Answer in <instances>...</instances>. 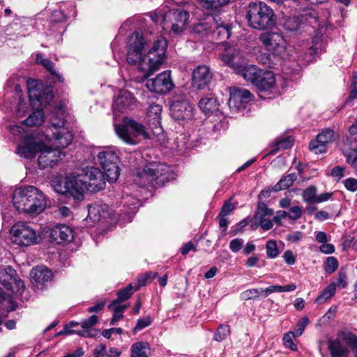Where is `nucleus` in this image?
<instances>
[{"mask_svg": "<svg viewBox=\"0 0 357 357\" xmlns=\"http://www.w3.org/2000/svg\"><path fill=\"white\" fill-rule=\"evenodd\" d=\"M273 215V210L269 208L266 204L259 202L257 208L254 216L255 228L258 226L261 227L264 230H269L273 226V221L270 218Z\"/></svg>", "mask_w": 357, "mask_h": 357, "instance_id": "19", "label": "nucleus"}, {"mask_svg": "<svg viewBox=\"0 0 357 357\" xmlns=\"http://www.w3.org/2000/svg\"><path fill=\"white\" fill-rule=\"evenodd\" d=\"M114 130L117 136L128 144H136L137 137L144 134V126L129 118H124L121 123L115 124Z\"/></svg>", "mask_w": 357, "mask_h": 357, "instance_id": "12", "label": "nucleus"}, {"mask_svg": "<svg viewBox=\"0 0 357 357\" xmlns=\"http://www.w3.org/2000/svg\"><path fill=\"white\" fill-rule=\"evenodd\" d=\"M199 107L204 114L208 115L218 110V104L216 98L210 96L202 98L199 102Z\"/></svg>", "mask_w": 357, "mask_h": 357, "instance_id": "34", "label": "nucleus"}, {"mask_svg": "<svg viewBox=\"0 0 357 357\" xmlns=\"http://www.w3.org/2000/svg\"><path fill=\"white\" fill-rule=\"evenodd\" d=\"M48 137L38 132L25 135L17 145L16 153L24 158L31 159L37 153L38 166L44 169L57 165L66 155V153L54 149L47 141Z\"/></svg>", "mask_w": 357, "mask_h": 357, "instance_id": "3", "label": "nucleus"}, {"mask_svg": "<svg viewBox=\"0 0 357 357\" xmlns=\"http://www.w3.org/2000/svg\"><path fill=\"white\" fill-rule=\"evenodd\" d=\"M189 13L181 8L171 9L163 15L164 28L172 33L181 34L188 24Z\"/></svg>", "mask_w": 357, "mask_h": 357, "instance_id": "13", "label": "nucleus"}, {"mask_svg": "<svg viewBox=\"0 0 357 357\" xmlns=\"http://www.w3.org/2000/svg\"><path fill=\"white\" fill-rule=\"evenodd\" d=\"M259 40L275 57L281 60L297 61L300 65H304L312 61L318 54L321 37L316 36L310 42L302 40L294 45H288L282 33L266 31L259 35Z\"/></svg>", "mask_w": 357, "mask_h": 357, "instance_id": "1", "label": "nucleus"}, {"mask_svg": "<svg viewBox=\"0 0 357 357\" xmlns=\"http://www.w3.org/2000/svg\"><path fill=\"white\" fill-rule=\"evenodd\" d=\"M150 347L149 343L137 342L130 347V357H149Z\"/></svg>", "mask_w": 357, "mask_h": 357, "instance_id": "35", "label": "nucleus"}, {"mask_svg": "<svg viewBox=\"0 0 357 357\" xmlns=\"http://www.w3.org/2000/svg\"><path fill=\"white\" fill-rule=\"evenodd\" d=\"M42 66H43L49 72H50L51 74L54 76V77L56 79L58 82H63V78L62 75L56 73V71L54 69V63L52 61L47 59Z\"/></svg>", "mask_w": 357, "mask_h": 357, "instance_id": "52", "label": "nucleus"}, {"mask_svg": "<svg viewBox=\"0 0 357 357\" xmlns=\"http://www.w3.org/2000/svg\"><path fill=\"white\" fill-rule=\"evenodd\" d=\"M336 287H339L340 289H344L347 287V275L345 273L340 271L338 273V277L337 279Z\"/></svg>", "mask_w": 357, "mask_h": 357, "instance_id": "61", "label": "nucleus"}, {"mask_svg": "<svg viewBox=\"0 0 357 357\" xmlns=\"http://www.w3.org/2000/svg\"><path fill=\"white\" fill-rule=\"evenodd\" d=\"M301 26V20L298 17H289L284 24L285 29L291 32L298 31Z\"/></svg>", "mask_w": 357, "mask_h": 357, "instance_id": "47", "label": "nucleus"}, {"mask_svg": "<svg viewBox=\"0 0 357 357\" xmlns=\"http://www.w3.org/2000/svg\"><path fill=\"white\" fill-rule=\"evenodd\" d=\"M199 4L208 10H218L226 6L229 0H198Z\"/></svg>", "mask_w": 357, "mask_h": 357, "instance_id": "40", "label": "nucleus"}, {"mask_svg": "<svg viewBox=\"0 0 357 357\" xmlns=\"http://www.w3.org/2000/svg\"><path fill=\"white\" fill-rule=\"evenodd\" d=\"M152 323V319L149 316H146L144 318L139 319L137 321L136 326L133 328V333H137L142 329L150 326Z\"/></svg>", "mask_w": 357, "mask_h": 357, "instance_id": "53", "label": "nucleus"}, {"mask_svg": "<svg viewBox=\"0 0 357 357\" xmlns=\"http://www.w3.org/2000/svg\"><path fill=\"white\" fill-rule=\"evenodd\" d=\"M52 187L55 192L59 194H66L73 197L76 201H82L81 193L77 188L75 173L67 176L63 183L54 180L52 181Z\"/></svg>", "mask_w": 357, "mask_h": 357, "instance_id": "16", "label": "nucleus"}, {"mask_svg": "<svg viewBox=\"0 0 357 357\" xmlns=\"http://www.w3.org/2000/svg\"><path fill=\"white\" fill-rule=\"evenodd\" d=\"M296 178L297 176L294 173L282 176L273 187V190L278 192L289 188L293 185Z\"/></svg>", "mask_w": 357, "mask_h": 357, "instance_id": "37", "label": "nucleus"}, {"mask_svg": "<svg viewBox=\"0 0 357 357\" xmlns=\"http://www.w3.org/2000/svg\"><path fill=\"white\" fill-rule=\"evenodd\" d=\"M343 153L347 158V162L354 170L355 174L357 176V147L351 150H343Z\"/></svg>", "mask_w": 357, "mask_h": 357, "instance_id": "43", "label": "nucleus"}, {"mask_svg": "<svg viewBox=\"0 0 357 357\" xmlns=\"http://www.w3.org/2000/svg\"><path fill=\"white\" fill-rule=\"evenodd\" d=\"M11 239L14 244L28 247L38 243V232L26 222H18L10 229Z\"/></svg>", "mask_w": 357, "mask_h": 357, "instance_id": "11", "label": "nucleus"}, {"mask_svg": "<svg viewBox=\"0 0 357 357\" xmlns=\"http://www.w3.org/2000/svg\"><path fill=\"white\" fill-rule=\"evenodd\" d=\"M293 145V141L290 138H284L280 141L277 142L272 150L269 151L267 155H273L280 149H287Z\"/></svg>", "mask_w": 357, "mask_h": 357, "instance_id": "46", "label": "nucleus"}, {"mask_svg": "<svg viewBox=\"0 0 357 357\" xmlns=\"http://www.w3.org/2000/svg\"><path fill=\"white\" fill-rule=\"evenodd\" d=\"M295 336L296 335L292 331H289L284 335L282 340L285 347L289 348L293 351L297 349V346L293 341V337Z\"/></svg>", "mask_w": 357, "mask_h": 357, "instance_id": "51", "label": "nucleus"}, {"mask_svg": "<svg viewBox=\"0 0 357 357\" xmlns=\"http://www.w3.org/2000/svg\"><path fill=\"white\" fill-rule=\"evenodd\" d=\"M230 334V328L227 325H220L214 335V340L222 341Z\"/></svg>", "mask_w": 357, "mask_h": 357, "instance_id": "49", "label": "nucleus"}, {"mask_svg": "<svg viewBox=\"0 0 357 357\" xmlns=\"http://www.w3.org/2000/svg\"><path fill=\"white\" fill-rule=\"evenodd\" d=\"M52 277L51 271L43 266H36L32 268L30 272L31 279L37 283H43L50 280Z\"/></svg>", "mask_w": 357, "mask_h": 357, "instance_id": "33", "label": "nucleus"}, {"mask_svg": "<svg viewBox=\"0 0 357 357\" xmlns=\"http://www.w3.org/2000/svg\"><path fill=\"white\" fill-rule=\"evenodd\" d=\"M149 40L139 31L132 33L127 40V61L130 64L138 63L139 70L143 73L144 79L148 78L158 70L165 61L167 47L166 39L162 37L155 40L148 54L142 56V50Z\"/></svg>", "mask_w": 357, "mask_h": 357, "instance_id": "2", "label": "nucleus"}, {"mask_svg": "<svg viewBox=\"0 0 357 357\" xmlns=\"http://www.w3.org/2000/svg\"><path fill=\"white\" fill-rule=\"evenodd\" d=\"M248 25L257 30H265L275 24V15L273 10L263 1L252 2L246 11Z\"/></svg>", "mask_w": 357, "mask_h": 357, "instance_id": "7", "label": "nucleus"}, {"mask_svg": "<svg viewBox=\"0 0 357 357\" xmlns=\"http://www.w3.org/2000/svg\"><path fill=\"white\" fill-rule=\"evenodd\" d=\"M308 323H309V319L307 317H303L301 319V321L297 324V325L295 328V331H294L296 336H301L303 334V333L305 330V328L308 324Z\"/></svg>", "mask_w": 357, "mask_h": 357, "instance_id": "54", "label": "nucleus"}, {"mask_svg": "<svg viewBox=\"0 0 357 357\" xmlns=\"http://www.w3.org/2000/svg\"><path fill=\"white\" fill-rule=\"evenodd\" d=\"M230 25L221 21L218 16L215 17V22L213 23V29L211 33L214 38L220 40H226L230 36Z\"/></svg>", "mask_w": 357, "mask_h": 357, "instance_id": "28", "label": "nucleus"}, {"mask_svg": "<svg viewBox=\"0 0 357 357\" xmlns=\"http://www.w3.org/2000/svg\"><path fill=\"white\" fill-rule=\"evenodd\" d=\"M254 85L257 88L259 96L262 99H271L280 95L275 76L270 70H262Z\"/></svg>", "mask_w": 357, "mask_h": 357, "instance_id": "14", "label": "nucleus"}, {"mask_svg": "<svg viewBox=\"0 0 357 357\" xmlns=\"http://www.w3.org/2000/svg\"><path fill=\"white\" fill-rule=\"evenodd\" d=\"M137 100L132 93L127 90H120L114 98L112 108L114 112H126L137 106Z\"/></svg>", "mask_w": 357, "mask_h": 357, "instance_id": "18", "label": "nucleus"}, {"mask_svg": "<svg viewBox=\"0 0 357 357\" xmlns=\"http://www.w3.org/2000/svg\"><path fill=\"white\" fill-rule=\"evenodd\" d=\"M27 87L30 104L36 110L30 114L22 123L30 127L40 126L45 119L43 107H45L52 101L53 94L49 89L43 90V86L34 79L28 80Z\"/></svg>", "mask_w": 357, "mask_h": 357, "instance_id": "5", "label": "nucleus"}, {"mask_svg": "<svg viewBox=\"0 0 357 357\" xmlns=\"http://www.w3.org/2000/svg\"><path fill=\"white\" fill-rule=\"evenodd\" d=\"M345 188L351 192H356L357 190V180L354 178H347L344 181Z\"/></svg>", "mask_w": 357, "mask_h": 357, "instance_id": "63", "label": "nucleus"}, {"mask_svg": "<svg viewBox=\"0 0 357 357\" xmlns=\"http://www.w3.org/2000/svg\"><path fill=\"white\" fill-rule=\"evenodd\" d=\"M97 157L107 180L110 183L116 181L120 175V169L118 166L119 156L115 148L105 147L98 152Z\"/></svg>", "mask_w": 357, "mask_h": 357, "instance_id": "9", "label": "nucleus"}, {"mask_svg": "<svg viewBox=\"0 0 357 357\" xmlns=\"http://www.w3.org/2000/svg\"><path fill=\"white\" fill-rule=\"evenodd\" d=\"M77 322L72 321L68 324L66 325L63 329L56 334V336L62 335H71L77 333V330H73L72 328L78 326Z\"/></svg>", "mask_w": 357, "mask_h": 357, "instance_id": "55", "label": "nucleus"}, {"mask_svg": "<svg viewBox=\"0 0 357 357\" xmlns=\"http://www.w3.org/2000/svg\"><path fill=\"white\" fill-rule=\"evenodd\" d=\"M215 16L207 15L204 19L193 24L192 32L199 38H203L211 33Z\"/></svg>", "mask_w": 357, "mask_h": 357, "instance_id": "27", "label": "nucleus"}, {"mask_svg": "<svg viewBox=\"0 0 357 357\" xmlns=\"http://www.w3.org/2000/svg\"><path fill=\"white\" fill-rule=\"evenodd\" d=\"M296 289V286L294 284H290L285 286L272 285L264 289V296H268L269 294L274 292L292 291Z\"/></svg>", "mask_w": 357, "mask_h": 357, "instance_id": "44", "label": "nucleus"}, {"mask_svg": "<svg viewBox=\"0 0 357 357\" xmlns=\"http://www.w3.org/2000/svg\"><path fill=\"white\" fill-rule=\"evenodd\" d=\"M234 70L237 74L241 75L244 79L252 82L253 84H255L262 71L261 69L258 68L256 66H244L243 63L240 64Z\"/></svg>", "mask_w": 357, "mask_h": 357, "instance_id": "29", "label": "nucleus"}, {"mask_svg": "<svg viewBox=\"0 0 357 357\" xmlns=\"http://www.w3.org/2000/svg\"><path fill=\"white\" fill-rule=\"evenodd\" d=\"M244 241L242 238H234L229 243V248L233 252H238L243 245Z\"/></svg>", "mask_w": 357, "mask_h": 357, "instance_id": "58", "label": "nucleus"}, {"mask_svg": "<svg viewBox=\"0 0 357 357\" xmlns=\"http://www.w3.org/2000/svg\"><path fill=\"white\" fill-rule=\"evenodd\" d=\"M170 112L176 120H188L192 117L193 107L186 101H175L170 106Z\"/></svg>", "mask_w": 357, "mask_h": 357, "instance_id": "24", "label": "nucleus"}, {"mask_svg": "<svg viewBox=\"0 0 357 357\" xmlns=\"http://www.w3.org/2000/svg\"><path fill=\"white\" fill-rule=\"evenodd\" d=\"M282 257L288 265H294L296 262V257L291 250H286L284 252Z\"/></svg>", "mask_w": 357, "mask_h": 357, "instance_id": "60", "label": "nucleus"}, {"mask_svg": "<svg viewBox=\"0 0 357 357\" xmlns=\"http://www.w3.org/2000/svg\"><path fill=\"white\" fill-rule=\"evenodd\" d=\"M146 86L150 91L156 93H168L174 87L171 77V71L165 70L158 74L154 79H148Z\"/></svg>", "mask_w": 357, "mask_h": 357, "instance_id": "15", "label": "nucleus"}, {"mask_svg": "<svg viewBox=\"0 0 357 357\" xmlns=\"http://www.w3.org/2000/svg\"><path fill=\"white\" fill-rule=\"evenodd\" d=\"M66 16L61 10H56L53 12L51 16L52 23L63 22L66 20Z\"/></svg>", "mask_w": 357, "mask_h": 357, "instance_id": "56", "label": "nucleus"}, {"mask_svg": "<svg viewBox=\"0 0 357 357\" xmlns=\"http://www.w3.org/2000/svg\"><path fill=\"white\" fill-rule=\"evenodd\" d=\"M335 282H331L324 289L322 293L317 298L316 303H317L318 304H321L327 301L328 299H330L335 295Z\"/></svg>", "mask_w": 357, "mask_h": 357, "instance_id": "39", "label": "nucleus"}, {"mask_svg": "<svg viewBox=\"0 0 357 357\" xmlns=\"http://www.w3.org/2000/svg\"><path fill=\"white\" fill-rule=\"evenodd\" d=\"M328 348L331 357H347L350 354L349 347L344 346L337 337L328 341Z\"/></svg>", "mask_w": 357, "mask_h": 357, "instance_id": "31", "label": "nucleus"}, {"mask_svg": "<svg viewBox=\"0 0 357 357\" xmlns=\"http://www.w3.org/2000/svg\"><path fill=\"white\" fill-rule=\"evenodd\" d=\"M335 132L331 129H325L319 133L317 138L309 144L311 151L315 154L325 153L327 150V144L334 140Z\"/></svg>", "mask_w": 357, "mask_h": 357, "instance_id": "20", "label": "nucleus"}, {"mask_svg": "<svg viewBox=\"0 0 357 357\" xmlns=\"http://www.w3.org/2000/svg\"><path fill=\"white\" fill-rule=\"evenodd\" d=\"M50 238L56 243H69L74 239V231L66 225H56L50 229Z\"/></svg>", "mask_w": 357, "mask_h": 357, "instance_id": "22", "label": "nucleus"}, {"mask_svg": "<svg viewBox=\"0 0 357 357\" xmlns=\"http://www.w3.org/2000/svg\"><path fill=\"white\" fill-rule=\"evenodd\" d=\"M337 338L342 339L352 350L357 348V337L350 331H342Z\"/></svg>", "mask_w": 357, "mask_h": 357, "instance_id": "41", "label": "nucleus"}, {"mask_svg": "<svg viewBox=\"0 0 357 357\" xmlns=\"http://www.w3.org/2000/svg\"><path fill=\"white\" fill-rule=\"evenodd\" d=\"M143 171L145 175L153 179H158L160 177L165 176L168 172V167L164 164L152 162L145 166Z\"/></svg>", "mask_w": 357, "mask_h": 357, "instance_id": "32", "label": "nucleus"}, {"mask_svg": "<svg viewBox=\"0 0 357 357\" xmlns=\"http://www.w3.org/2000/svg\"><path fill=\"white\" fill-rule=\"evenodd\" d=\"M135 290L133 289V287L131 284L127 286L126 288L121 289L119 291L117 294V298L116 300L113 301L109 305L108 308H112L114 305L119 304L127 299H128L131 295L134 293Z\"/></svg>", "mask_w": 357, "mask_h": 357, "instance_id": "38", "label": "nucleus"}, {"mask_svg": "<svg viewBox=\"0 0 357 357\" xmlns=\"http://www.w3.org/2000/svg\"><path fill=\"white\" fill-rule=\"evenodd\" d=\"M252 94L249 90L233 86L229 89V99L228 105L233 112H237L244 107V105L252 99Z\"/></svg>", "mask_w": 357, "mask_h": 357, "instance_id": "17", "label": "nucleus"}, {"mask_svg": "<svg viewBox=\"0 0 357 357\" xmlns=\"http://www.w3.org/2000/svg\"><path fill=\"white\" fill-rule=\"evenodd\" d=\"M301 208L300 206H295L290 208L289 212L287 213V216L291 220H296L301 218Z\"/></svg>", "mask_w": 357, "mask_h": 357, "instance_id": "57", "label": "nucleus"}, {"mask_svg": "<svg viewBox=\"0 0 357 357\" xmlns=\"http://www.w3.org/2000/svg\"><path fill=\"white\" fill-rule=\"evenodd\" d=\"M304 202L310 204H316L317 201V188L314 185H311L303 190L302 193Z\"/></svg>", "mask_w": 357, "mask_h": 357, "instance_id": "45", "label": "nucleus"}, {"mask_svg": "<svg viewBox=\"0 0 357 357\" xmlns=\"http://www.w3.org/2000/svg\"><path fill=\"white\" fill-rule=\"evenodd\" d=\"M161 112L162 107L159 104L151 105L147 111L149 123L152 126L153 133L156 135H159L162 131L160 122Z\"/></svg>", "mask_w": 357, "mask_h": 357, "instance_id": "26", "label": "nucleus"}, {"mask_svg": "<svg viewBox=\"0 0 357 357\" xmlns=\"http://www.w3.org/2000/svg\"><path fill=\"white\" fill-rule=\"evenodd\" d=\"M346 168L342 166H336L331 170V176L337 181H340L344 176Z\"/></svg>", "mask_w": 357, "mask_h": 357, "instance_id": "59", "label": "nucleus"}, {"mask_svg": "<svg viewBox=\"0 0 357 357\" xmlns=\"http://www.w3.org/2000/svg\"><path fill=\"white\" fill-rule=\"evenodd\" d=\"M105 177V172L94 167H87L82 170V173L75 174L77 188L80 191L82 199H84L85 191L96 192L103 190Z\"/></svg>", "mask_w": 357, "mask_h": 357, "instance_id": "8", "label": "nucleus"}, {"mask_svg": "<svg viewBox=\"0 0 357 357\" xmlns=\"http://www.w3.org/2000/svg\"><path fill=\"white\" fill-rule=\"evenodd\" d=\"M110 215L108 205L101 202H96L89 206L88 216L86 220L96 224L109 218Z\"/></svg>", "mask_w": 357, "mask_h": 357, "instance_id": "21", "label": "nucleus"}, {"mask_svg": "<svg viewBox=\"0 0 357 357\" xmlns=\"http://www.w3.org/2000/svg\"><path fill=\"white\" fill-rule=\"evenodd\" d=\"M123 206H126L128 208L126 209L125 212L128 214V218H126L128 221H131L133 217V215L135 213L137 208L140 205V201L133 197L126 196L123 198Z\"/></svg>", "mask_w": 357, "mask_h": 357, "instance_id": "36", "label": "nucleus"}, {"mask_svg": "<svg viewBox=\"0 0 357 357\" xmlns=\"http://www.w3.org/2000/svg\"><path fill=\"white\" fill-rule=\"evenodd\" d=\"M266 255L268 258L274 259L279 255L278 245L275 241L269 240L266 244Z\"/></svg>", "mask_w": 357, "mask_h": 357, "instance_id": "48", "label": "nucleus"}, {"mask_svg": "<svg viewBox=\"0 0 357 357\" xmlns=\"http://www.w3.org/2000/svg\"><path fill=\"white\" fill-rule=\"evenodd\" d=\"M338 267V261L334 257H328L325 263V271L328 273H334Z\"/></svg>", "mask_w": 357, "mask_h": 357, "instance_id": "50", "label": "nucleus"}, {"mask_svg": "<svg viewBox=\"0 0 357 357\" xmlns=\"http://www.w3.org/2000/svg\"><path fill=\"white\" fill-rule=\"evenodd\" d=\"M12 203L20 213L29 215L41 213L47 206L45 194L33 185L16 188L12 195Z\"/></svg>", "mask_w": 357, "mask_h": 357, "instance_id": "4", "label": "nucleus"}, {"mask_svg": "<svg viewBox=\"0 0 357 357\" xmlns=\"http://www.w3.org/2000/svg\"><path fill=\"white\" fill-rule=\"evenodd\" d=\"M0 284L8 291L4 293L0 288V303L6 299V296H10L14 294L20 295L24 289V282L10 266L0 268Z\"/></svg>", "mask_w": 357, "mask_h": 357, "instance_id": "10", "label": "nucleus"}, {"mask_svg": "<svg viewBox=\"0 0 357 357\" xmlns=\"http://www.w3.org/2000/svg\"><path fill=\"white\" fill-rule=\"evenodd\" d=\"M221 59L235 70L240 64L245 63V56L242 52L235 47L225 49Z\"/></svg>", "mask_w": 357, "mask_h": 357, "instance_id": "25", "label": "nucleus"}, {"mask_svg": "<svg viewBox=\"0 0 357 357\" xmlns=\"http://www.w3.org/2000/svg\"><path fill=\"white\" fill-rule=\"evenodd\" d=\"M63 114V109L59 107L54 114L55 120L58 119V122H54V119H52L50 126L45 129V132H40L48 137L47 142L50 145L61 151L68 147L73 139V133L65 126Z\"/></svg>", "mask_w": 357, "mask_h": 357, "instance_id": "6", "label": "nucleus"}, {"mask_svg": "<svg viewBox=\"0 0 357 357\" xmlns=\"http://www.w3.org/2000/svg\"><path fill=\"white\" fill-rule=\"evenodd\" d=\"M98 322V317L96 315H92L87 319L81 322L82 331H77L76 334L85 337H95L99 333V331L94 328L93 326Z\"/></svg>", "mask_w": 357, "mask_h": 357, "instance_id": "30", "label": "nucleus"}, {"mask_svg": "<svg viewBox=\"0 0 357 357\" xmlns=\"http://www.w3.org/2000/svg\"><path fill=\"white\" fill-rule=\"evenodd\" d=\"M213 77L210 68L206 65L199 66L192 72V85L197 89L206 86Z\"/></svg>", "mask_w": 357, "mask_h": 357, "instance_id": "23", "label": "nucleus"}, {"mask_svg": "<svg viewBox=\"0 0 357 357\" xmlns=\"http://www.w3.org/2000/svg\"><path fill=\"white\" fill-rule=\"evenodd\" d=\"M106 349L105 344H100L97 345L93 351V357H105L106 356Z\"/></svg>", "mask_w": 357, "mask_h": 357, "instance_id": "62", "label": "nucleus"}, {"mask_svg": "<svg viewBox=\"0 0 357 357\" xmlns=\"http://www.w3.org/2000/svg\"><path fill=\"white\" fill-rule=\"evenodd\" d=\"M357 97V73L353 76L352 82L351 85V93L349 99L353 100Z\"/></svg>", "mask_w": 357, "mask_h": 357, "instance_id": "64", "label": "nucleus"}, {"mask_svg": "<svg viewBox=\"0 0 357 357\" xmlns=\"http://www.w3.org/2000/svg\"><path fill=\"white\" fill-rule=\"evenodd\" d=\"M264 289H250L242 292L241 294V300L247 301L257 299L260 296L266 298V296H264Z\"/></svg>", "mask_w": 357, "mask_h": 357, "instance_id": "42", "label": "nucleus"}]
</instances>
